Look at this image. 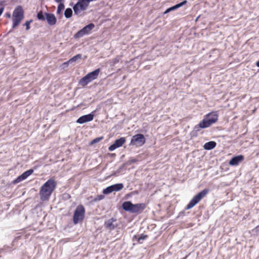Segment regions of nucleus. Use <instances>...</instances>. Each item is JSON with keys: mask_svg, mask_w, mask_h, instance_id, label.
Returning a JSON list of instances; mask_svg holds the SVG:
<instances>
[{"mask_svg": "<svg viewBox=\"0 0 259 259\" xmlns=\"http://www.w3.org/2000/svg\"><path fill=\"white\" fill-rule=\"evenodd\" d=\"M121 167H120L113 175L114 176H117L118 174L119 173L120 170L121 169Z\"/></svg>", "mask_w": 259, "mask_h": 259, "instance_id": "c756f323", "label": "nucleus"}, {"mask_svg": "<svg viewBox=\"0 0 259 259\" xmlns=\"http://www.w3.org/2000/svg\"><path fill=\"white\" fill-rule=\"evenodd\" d=\"M6 16L8 18H10L11 17V14L10 13H7L6 14Z\"/></svg>", "mask_w": 259, "mask_h": 259, "instance_id": "f704fd0d", "label": "nucleus"}, {"mask_svg": "<svg viewBox=\"0 0 259 259\" xmlns=\"http://www.w3.org/2000/svg\"><path fill=\"white\" fill-rule=\"evenodd\" d=\"M100 72V69L98 68L88 73L85 76L80 79L79 84L83 87L87 85L89 82L97 78Z\"/></svg>", "mask_w": 259, "mask_h": 259, "instance_id": "39448f33", "label": "nucleus"}, {"mask_svg": "<svg viewBox=\"0 0 259 259\" xmlns=\"http://www.w3.org/2000/svg\"><path fill=\"white\" fill-rule=\"evenodd\" d=\"M54 1L56 3H59V4H63L64 0H54Z\"/></svg>", "mask_w": 259, "mask_h": 259, "instance_id": "c85d7f7f", "label": "nucleus"}, {"mask_svg": "<svg viewBox=\"0 0 259 259\" xmlns=\"http://www.w3.org/2000/svg\"><path fill=\"white\" fill-rule=\"evenodd\" d=\"M244 159V156L242 155H238L233 157L229 161L231 165L235 166L239 164Z\"/></svg>", "mask_w": 259, "mask_h": 259, "instance_id": "f3484780", "label": "nucleus"}, {"mask_svg": "<svg viewBox=\"0 0 259 259\" xmlns=\"http://www.w3.org/2000/svg\"><path fill=\"white\" fill-rule=\"evenodd\" d=\"M32 22V20H30L29 21H27L24 24V26H26V30H28L30 29V24Z\"/></svg>", "mask_w": 259, "mask_h": 259, "instance_id": "a878e982", "label": "nucleus"}, {"mask_svg": "<svg viewBox=\"0 0 259 259\" xmlns=\"http://www.w3.org/2000/svg\"><path fill=\"white\" fill-rule=\"evenodd\" d=\"M218 120V114L217 112H210L204 117L203 120L194 127V131L196 132L199 131L201 128L209 127L215 123Z\"/></svg>", "mask_w": 259, "mask_h": 259, "instance_id": "f03ea898", "label": "nucleus"}, {"mask_svg": "<svg viewBox=\"0 0 259 259\" xmlns=\"http://www.w3.org/2000/svg\"><path fill=\"white\" fill-rule=\"evenodd\" d=\"M72 15V10L71 8H67L64 12V16L66 18H70Z\"/></svg>", "mask_w": 259, "mask_h": 259, "instance_id": "4be33fe9", "label": "nucleus"}, {"mask_svg": "<svg viewBox=\"0 0 259 259\" xmlns=\"http://www.w3.org/2000/svg\"><path fill=\"white\" fill-rule=\"evenodd\" d=\"M33 172V170L32 169H29L24 172H23L22 175L18 177L13 182L14 184L18 183L26 179H27L29 176H30Z\"/></svg>", "mask_w": 259, "mask_h": 259, "instance_id": "4468645a", "label": "nucleus"}, {"mask_svg": "<svg viewBox=\"0 0 259 259\" xmlns=\"http://www.w3.org/2000/svg\"><path fill=\"white\" fill-rule=\"evenodd\" d=\"M256 65L259 67V60L256 63Z\"/></svg>", "mask_w": 259, "mask_h": 259, "instance_id": "c9c22d12", "label": "nucleus"}, {"mask_svg": "<svg viewBox=\"0 0 259 259\" xmlns=\"http://www.w3.org/2000/svg\"><path fill=\"white\" fill-rule=\"evenodd\" d=\"M101 139H102V138L95 139L93 141L92 143H97V142H99Z\"/></svg>", "mask_w": 259, "mask_h": 259, "instance_id": "cd10ccee", "label": "nucleus"}, {"mask_svg": "<svg viewBox=\"0 0 259 259\" xmlns=\"http://www.w3.org/2000/svg\"><path fill=\"white\" fill-rule=\"evenodd\" d=\"M4 10V7H2V8H0V16L3 13Z\"/></svg>", "mask_w": 259, "mask_h": 259, "instance_id": "7c9ffc66", "label": "nucleus"}, {"mask_svg": "<svg viewBox=\"0 0 259 259\" xmlns=\"http://www.w3.org/2000/svg\"><path fill=\"white\" fill-rule=\"evenodd\" d=\"M125 142V139L124 137L117 139L113 144L109 147L108 150L110 151H112L115 149L121 147Z\"/></svg>", "mask_w": 259, "mask_h": 259, "instance_id": "ddd939ff", "label": "nucleus"}, {"mask_svg": "<svg viewBox=\"0 0 259 259\" xmlns=\"http://www.w3.org/2000/svg\"><path fill=\"white\" fill-rule=\"evenodd\" d=\"M85 213L84 207L81 204L78 205L74 212L73 217V223L76 225L82 222L84 218Z\"/></svg>", "mask_w": 259, "mask_h": 259, "instance_id": "423d86ee", "label": "nucleus"}, {"mask_svg": "<svg viewBox=\"0 0 259 259\" xmlns=\"http://www.w3.org/2000/svg\"><path fill=\"white\" fill-rule=\"evenodd\" d=\"M4 1H0V6L4 7Z\"/></svg>", "mask_w": 259, "mask_h": 259, "instance_id": "2f4dec72", "label": "nucleus"}, {"mask_svg": "<svg viewBox=\"0 0 259 259\" xmlns=\"http://www.w3.org/2000/svg\"><path fill=\"white\" fill-rule=\"evenodd\" d=\"M123 209L132 213H137L143 210L145 208L144 203H138L133 204L131 201H125L122 203Z\"/></svg>", "mask_w": 259, "mask_h": 259, "instance_id": "20e7f679", "label": "nucleus"}, {"mask_svg": "<svg viewBox=\"0 0 259 259\" xmlns=\"http://www.w3.org/2000/svg\"><path fill=\"white\" fill-rule=\"evenodd\" d=\"M147 238V235L141 234L140 236L138 237L136 235L134 236V238H136L139 243H142L143 241Z\"/></svg>", "mask_w": 259, "mask_h": 259, "instance_id": "aec40b11", "label": "nucleus"}, {"mask_svg": "<svg viewBox=\"0 0 259 259\" xmlns=\"http://www.w3.org/2000/svg\"><path fill=\"white\" fill-rule=\"evenodd\" d=\"M121 56H117L116 58L110 61V64L111 66H114L115 64L118 63L121 60Z\"/></svg>", "mask_w": 259, "mask_h": 259, "instance_id": "412c9836", "label": "nucleus"}, {"mask_svg": "<svg viewBox=\"0 0 259 259\" xmlns=\"http://www.w3.org/2000/svg\"><path fill=\"white\" fill-rule=\"evenodd\" d=\"M258 227H259V226H258L256 227V228H258Z\"/></svg>", "mask_w": 259, "mask_h": 259, "instance_id": "e433bc0d", "label": "nucleus"}, {"mask_svg": "<svg viewBox=\"0 0 259 259\" xmlns=\"http://www.w3.org/2000/svg\"><path fill=\"white\" fill-rule=\"evenodd\" d=\"M94 27L95 25L93 23H90L76 33L74 35V37L75 38H79L83 37L84 35H88L91 33V31Z\"/></svg>", "mask_w": 259, "mask_h": 259, "instance_id": "1a4fd4ad", "label": "nucleus"}, {"mask_svg": "<svg viewBox=\"0 0 259 259\" xmlns=\"http://www.w3.org/2000/svg\"><path fill=\"white\" fill-rule=\"evenodd\" d=\"M46 19L48 24L50 26L55 25L57 23V19L55 15L53 13H45Z\"/></svg>", "mask_w": 259, "mask_h": 259, "instance_id": "2eb2a0df", "label": "nucleus"}, {"mask_svg": "<svg viewBox=\"0 0 259 259\" xmlns=\"http://www.w3.org/2000/svg\"><path fill=\"white\" fill-rule=\"evenodd\" d=\"M217 145V144L214 141H210L206 142L204 144L203 148L205 150H209L213 149Z\"/></svg>", "mask_w": 259, "mask_h": 259, "instance_id": "a211bd4d", "label": "nucleus"}, {"mask_svg": "<svg viewBox=\"0 0 259 259\" xmlns=\"http://www.w3.org/2000/svg\"><path fill=\"white\" fill-rule=\"evenodd\" d=\"M69 64H70V62H68V61L63 63L62 65L64 67H67Z\"/></svg>", "mask_w": 259, "mask_h": 259, "instance_id": "bb28decb", "label": "nucleus"}, {"mask_svg": "<svg viewBox=\"0 0 259 259\" xmlns=\"http://www.w3.org/2000/svg\"><path fill=\"white\" fill-rule=\"evenodd\" d=\"M24 10L21 6H17L12 14V21L13 28L18 26L24 18Z\"/></svg>", "mask_w": 259, "mask_h": 259, "instance_id": "7ed1b4c3", "label": "nucleus"}, {"mask_svg": "<svg viewBox=\"0 0 259 259\" xmlns=\"http://www.w3.org/2000/svg\"><path fill=\"white\" fill-rule=\"evenodd\" d=\"M57 185V182L53 178L49 179L45 183L40 187L39 190L40 200L42 201L48 200L56 189Z\"/></svg>", "mask_w": 259, "mask_h": 259, "instance_id": "f257e3e1", "label": "nucleus"}, {"mask_svg": "<svg viewBox=\"0 0 259 259\" xmlns=\"http://www.w3.org/2000/svg\"><path fill=\"white\" fill-rule=\"evenodd\" d=\"M104 198V196L101 195L100 196H99V200H101L102 199H103Z\"/></svg>", "mask_w": 259, "mask_h": 259, "instance_id": "473e14b6", "label": "nucleus"}, {"mask_svg": "<svg viewBox=\"0 0 259 259\" xmlns=\"http://www.w3.org/2000/svg\"><path fill=\"white\" fill-rule=\"evenodd\" d=\"M81 57H82V56L81 54H77V55H75V56L73 57L72 58H71V59H70L68 61V62H70V63L74 62L76 61H77L78 59H81Z\"/></svg>", "mask_w": 259, "mask_h": 259, "instance_id": "5701e85b", "label": "nucleus"}, {"mask_svg": "<svg viewBox=\"0 0 259 259\" xmlns=\"http://www.w3.org/2000/svg\"><path fill=\"white\" fill-rule=\"evenodd\" d=\"M187 3V1L186 0H185V1H183L182 2L174 6L169 8V10H171V11H174L175 10H176L177 9H178V8L182 7L184 5L186 4Z\"/></svg>", "mask_w": 259, "mask_h": 259, "instance_id": "6ab92c4d", "label": "nucleus"}, {"mask_svg": "<svg viewBox=\"0 0 259 259\" xmlns=\"http://www.w3.org/2000/svg\"><path fill=\"white\" fill-rule=\"evenodd\" d=\"M123 188V185L122 183H118L107 187L103 190V193L105 195L109 194L113 192H117L121 190Z\"/></svg>", "mask_w": 259, "mask_h": 259, "instance_id": "9b49d317", "label": "nucleus"}, {"mask_svg": "<svg viewBox=\"0 0 259 259\" xmlns=\"http://www.w3.org/2000/svg\"><path fill=\"white\" fill-rule=\"evenodd\" d=\"M95 112V111L94 112ZM94 114L93 112L89 114L84 115L79 117L76 120V122L79 124H82L85 122H89L93 120Z\"/></svg>", "mask_w": 259, "mask_h": 259, "instance_id": "f8f14e48", "label": "nucleus"}, {"mask_svg": "<svg viewBox=\"0 0 259 259\" xmlns=\"http://www.w3.org/2000/svg\"><path fill=\"white\" fill-rule=\"evenodd\" d=\"M209 190L204 189L197 194L195 195L193 198L191 200L189 203L187 204L186 209H189L194 207L197 204L202 198H203L208 193Z\"/></svg>", "mask_w": 259, "mask_h": 259, "instance_id": "0eeeda50", "label": "nucleus"}, {"mask_svg": "<svg viewBox=\"0 0 259 259\" xmlns=\"http://www.w3.org/2000/svg\"><path fill=\"white\" fill-rule=\"evenodd\" d=\"M37 18L38 20L41 21H45L46 20L45 15L43 12L40 11L37 14Z\"/></svg>", "mask_w": 259, "mask_h": 259, "instance_id": "b1692460", "label": "nucleus"}, {"mask_svg": "<svg viewBox=\"0 0 259 259\" xmlns=\"http://www.w3.org/2000/svg\"><path fill=\"white\" fill-rule=\"evenodd\" d=\"M146 142L144 136L141 134H137L132 137L130 145H135L137 147L143 146Z\"/></svg>", "mask_w": 259, "mask_h": 259, "instance_id": "9d476101", "label": "nucleus"}, {"mask_svg": "<svg viewBox=\"0 0 259 259\" xmlns=\"http://www.w3.org/2000/svg\"><path fill=\"white\" fill-rule=\"evenodd\" d=\"M170 11H171V10H169V8H168V9H167L165 11L164 14H166V13H168V12H170Z\"/></svg>", "mask_w": 259, "mask_h": 259, "instance_id": "72a5a7b5", "label": "nucleus"}, {"mask_svg": "<svg viewBox=\"0 0 259 259\" xmlns=\"http://www.w3.org/2000/svg\"><path fill=\"white\" fill-rule=\"evenodd\" d=\"M116 219L114 218H111L105 222V227L109 230L110 231L113 230L115 228L117 227V225H115L114 223L116 222Z\"/></svg>", "mask_w": 259, "mask_h": 259, "instance_id": "dca6fc26", "label": "nucleus"}, {"mask_svg": "<svg viewBox=\"0 0 259 259\" xmlns=\"http://www.w3.org/2000/svg\"><path fill=\"white\" fill-rule=\"evenodd\" d=\"M65 6L64 4H59L57 8V14L60 15L61 13V11L64 9Z\"/></svg>", "mask_w": 259, "mask_h": 259, "instance_id": "393cba45", "label": "nucleus"}, {"mask_svg": "<svg viewBox=\"0 0 259 259\" xmlns=\"http://www.w3.org/2000/svg\"><path fill=\"white\" fill-rule=\"evenodd\" d=\"M91 2L93 0H78L73 7L74 14L78 15L81 11L85 10Z\"/></svg>", "mask_w": 259, "mask_h": 259, "instance_id": "6e6552de", "label": "nucleus"}]
</instances>
